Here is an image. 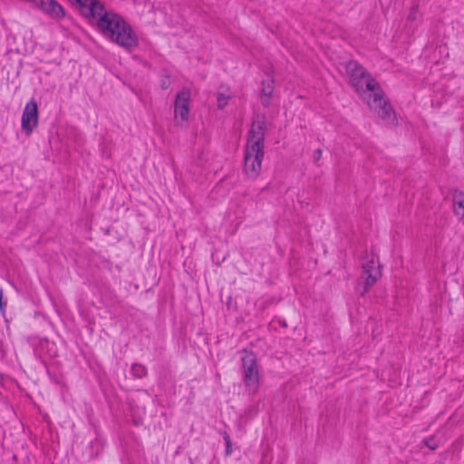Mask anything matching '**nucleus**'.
Wrapping results in <instances>:
<instances>
[{
	"instance_id": "f257e3e1",
	"label": "nucleus",
	"mask_w": 464,
	"mask_h": 464,
	"mask_svg": "<svg viewBox=\"0 0 464 464\" xmlns=\"http://www.w3.org/2000/svg\"><path fill=\"white\" fill-rule=\"evenodd\" d=\"M88 23L119 46L132 50L139 39L132 26L119 14L107 10L99 0H70Z\"/></svg>"
},
{
	"instance_id": "f03ea898",
	"label": "nucleus",
	"mask_w": 464,
	"mask_h": 464,
	"mask_svg": "<svg viewBox=\"0 0 464 464\" xmlns=\"http://www.w3.org/2000/svg\"><path fill=\"white\" fill-rule=\"evenodd\" d=\"M352 85L361 94L369 93L364 99L369 108L386 124H394L396 117L392 105L384 98L383 92L378 82L355 61H350L345 65Z\"/></svg>"
},
{
	"instance_id": "7ed1b4c3",
	"label": "nucleus",
	"mask_w": 464,
	"mask_h": 464,
	"mask_svg": "<svg viewBox=\"0 0 464 464\" xmlns=\"http://www.w3.org/2000/svg\"><path fill=\"white\" fill-rule=\"evenodd\" d=\"M266 124L254 121L247 135L244 155V173L249 179H256L261 171L264 159V140Z\"/></svg>"
},
{
	"instance_id": "20e7f679",
	"label": "nucleus",
	"mask_w": 464,
	"mask_h": 464,
	"mask_svg": "<svg viewBox=\"0 0 464 464\" xmlns=\"http://www.w3.org/2000/svg\"><path fill=\"white\" fill-rule=\"evenodd\" d=\"M242 376L246 389L249 394H256L259 389L260 376L256 357L252 352L243 351Z\"/></svg>"
},
{
	"instance_id": "39448f33",
	"label": "nucleus",
	"mask_w": 464,
	"mask_h": 464,
	"mask_svg": "<svg viewBox=\"0 0 464 464\" xmlns=\"http://www.w3.org/2000/svg\"><path fill=\"white\" fill-rule=\"evenodd\" d=\"M362 272L363 282H359L355 288L356 292L362 296L370 290L382 276L379 262L373 256L362 265Z\"/></svg>"
},
{
	"instance_id": "423d86ee",
	"label": "nucleus",
	"mask_w": 464,
	"mask_h": 464,
	"mask_svg": "<svg viewBox=\"0 0 464 464\" xmlns=\"http://www.w3.org/2000/svg\"><path fill=\"white\" fill-rule=\"evenodd\" d=\"M191 92L188 88L182 89L176 95L174 102V119L176 124L183 126L188 122L190 111Z\"/></svg>"
},
{
	"instance_id": "0eeeda50",
	"label": "nucleus",
	"mask_w": 464,
	"mask_h": 464,
	"mask_svg": "<svg viewBox=\"0 0 464 464\" xmlns=\"http://www.w3.org/2000/svg\"><path fill=\"white\" fill-rule=\"evenodd\" d=\"M38 124V108L34 100L28 102L22 114L21 127L22 130L29 136Z\"/></svg>"
},
{
	"instance_id": "6e6552de",
	"label": "nucleus",
	"mask_w": 464,
	"mask_h": 464,
	"mask_svg": "<svg viewBox=\"0 0 464 464\" xmlns=\"http://www.w3.org/2000/svg\"><path fill=\"white\" fill-rule=\"evenodd\" d=\"M37 5L52 18L61 19L65 15L64 9L56 0H40Z\"/></svg>"
},
{
	"instance_id": "1a4fd4ad",
	"label": "nucleus",
	"mask_w": 464,
	"mask_h": 464,
	"mask_svg": "<svg viewBox=\"0 0 464 464\" xmlns=\"http://www.w3.org/2000/svg\"><path fill=\"white\" fill-rule=\"evenodd\" d=\"M274 80L267 79L266 81L262 82V89H261V103L267 107L270 104V98L274 92Z\"/></svg>"
},
{
	"instance_id": "9d476101",
	"label": "nucleus",
	"mask_w": 464,
	"mask_h": 464,
	"mask_svg": "<svg viewBox=\"0 0 464 464\" xmlns=\"http://www.w3.org/2000/svg\"><path fill=\"white\" fill-rule=\"evenodd\" d=\"M222 89L223 87L219 89L217 94V106L220 110L224 109L227 105L228 101L232 97V92L230 90L226 89L224 92H222Z\"/></svg>"
},
{
	"instance_id": "9b49d317",
	"label": "nucleus",
	"mask_w": 464,
	"mask_h": 464,
	"mask_svg": "<svg viewBox=\"0 0 464 464\" xmlns=\"http://www.w3.org/2000/svg\"><path fill=\"white\" fill-rule=\"evenodd\" d=\"M454 213L456 210H464V192L455 190L453 193Z\"/></svg>"
},
{
	"instance_id": "f8f14e48",
	"label": "nucleus",
	"mask_w": 464,
	"mask_h": 464,
	"mask_svg": "<svg viewBox=\"0 0 464 464\" xmlns=\"http://www.w3.org/2000/svg\"><path fill=\"white\" fill-rule=\"evenodd\" d=\"M131 373L135 378H143L147 375V368L140 363H133L131 366Z\"/></svg>"
},
{
	"instance_id": "ddd939ff",
	"label": "nucleus",
	"mask_w": 464,
	"mask_h": 464,
	"mask_svg": "<svg viewBox=\"0 0 464 464\" xmlns=\"http://www.w3.org/2000/svg\"><path fill=\"white\" fill-rule=\"evenodd\" d=\"M223 439H224L225 443H226L225 453H226L227 456H229L232 453V442H231L230 437H229V435L227 432H224L223 433Z\"/></svg>"
},
{
	"instance_id": "4468645a",
	"label": "nucleus",
	"mask_w": 464,
	"mask_h": 464,
	"mask_svg": "<svg viewBox=\"0 0 464 464\" xmlns=\"http://www.w3.org/2000/svg\"><path fill=\"white\" fill-rule=\"evenodd\" d=\"M423 443L430 450H434L438 449L439 443L435 440L434 438L430 437L423 440Z\"/></svg>"
},
{
	"instance_id": "2eb2a0df",
	"label": "nucleus",
	"mask_w": 464,
	"mask_h": 464,
	"mask_svg": "<svg viewBox=\"0 0 464 464\" xmlns=\"http://www.w3.org/2000/svg\"><path fill=\"white\" fill-rule=\"evenodd\" d=\"M419 17L418 6H412L408 15V21H416Z\"/></svg>"
},
{
	"instance_id": "dca6fc26",
	"label": "nucleus",
	"mask_w": 464,
	"mask_h": 464,
	"mask_svg": "<svg viewBox=\"0 0 464 464\" xmlns=\"http://www.w3.org/2000/svg\"><path fill=\"white\" fill-rule=\"evenodd\" d=\"M170 85V79L169 76H164L161 78L160 80V86L163 90H166L169 87Z\"/></svg>"
},
{
	"instance_id": "f3484780",
	"label": "nucleus",
	"mask_w": 464,
	"mask_h": 464,
	"mask_svg": "<svg viewBox=\"0 0 464 464\" xmlns=\"http://www.w3.org/2000/svg\"><path fill=\"white\" fill-rule=\"evenodd\" d=\"M322 153H323V152H322V150H321V149H317V150H315L314 151V153H313V159H314V161L315 163H317V162L320 160V159H321V157H322Z\"/></svg>"
},
{
	"instance_id": "a211bd4d",
	"label": "nucleus",
	"mask_w": 464,
	"mask_h": 464,
	"mask_svg": "<svg viewBox=\"0 0 464 464\" xmlns=\"http://www.w3.org/2000/svg\"><path fill=\"white\" fill-rule=\"evenodd\" d=\"M455 215L458 217L459 220L464 225V210H456Z\"/></svg>"
},
{
	"instance_id": "6ab92c4d",
	"label": "nucleus",
	"mask_w": 464,
	"mask_h": 464,
	"mask_svg": "<svg viewBox=\"0 0 464 464\" xmlns=\"http://www.w3.org/2000/svg\"><path fill=\"white\" fill-rule=\"evenodd\" d=\"M2 298H3V294H2V292H0V307H1V309L3 310V302H2Z\"/></svg>"
}]
</instances>
